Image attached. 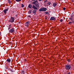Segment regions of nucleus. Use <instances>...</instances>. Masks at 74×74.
<instances>
[{
  "mask_svg": "<svg viewBox=\"0 0 74 74\" xmlns=\"http://www.w3.org/2000/svg\"><path fill=\"white\" fill-rule=\"evenodd\" d=\"M11 25H9L8 27V30H10V29H11V28L12 27H11Z\"/></svg>",
  "mask_w": 74,
  "mask_h": 74,
  "instance_id": "obj_12",
  "label": "nucleus"
},
{
  "mask_svg": "<svg viewBox=\"0 0 74 74\" xmlns=\"http://www.w3.org/2000/svg\"><path fill=\"white\" fill-rule=\"evenodd\" d=\"M73 56V57L74 58V56Z\"/></svg>",
  "mask_w": 74,
  "mask_h": 74,
  "instance_id": "obj_36",
  "label": "nucleus"
},
{
  "mask_svg": "<svg viewBox=\"0 0 74 74\" xmlns=\"http://www.w3.org/2000/svg\"><path fill=\"white\" fill-rule=\"evenodd\" d=\"M1 32H0V35H1Z\"/></svg>",
  "mask_w": 74,
  "mask_h": 74,
  "instance_id": "obj_34",
  "label": "nucleus"
},
{
  "mask_svg": "<svg viewBox=\"0 0 74 74\" xmlns=\"http://www.w3.org/2000/svg\"><path fill=\"white\" fill-rule=\"evenodd\" d=\"M51 3L50 2H49L47 3V4H48V5H51Z\"/></svg>",
  "mask_w": 74,
  "mask_h": 74,
  "instance_id": "obj_18",
  "label": "nucleus"
},
{
  "mask_svg": "<svg viewBox=\"0 0 74 74\" xmlns=\"http://www.w3.org/2000/svg\"><path fill=\"white\" fill-rule=\"evenodd\" d=\"M14 32H15L14 30V28H13L10 29L9 30L10 33H13Z\"/></svg>",
  "mask_w": 74,
  "mask_h": 74,
  "instance_id": "obj_4",
  "label": "nucleus"
},
{
  "mask_svg": "<svg viewBox=\"0 0 74 74\" xmlns=\"http://www.w3.org/2000/svg\"><path fill=\"white\" fill-rule=\"evenodd\" d=\"M25 26L27 27H28V22H27L25 23Z\"/></svg>",
  "mask_w": 74,
  "mask_h": 74,
  "instance_id": "obj_7",
  "label": "nucleus"
},
{
  "mask_svg": "<svg viewBox=\"0 0 74 74\" xmlns=\"http://www.w3.org/2000/svg\"><path fill=\"white\" fill-rule=\"evenodd\" d=\"M5 69H8V68H7V66H6V67H5Z\"/></svg>",
  "mask_w": 74,
  "mask_h": 74,
  "instance_id": "obj_31",
  "label": "nucleus"
},
{
  "mask_svg": "<svg viewBox=\"0 0 74 74\" xmlns=\"http://www.w3.org/2000/svg\"><path fill=\"white\" fill-rule=\"evenodd\" d=\"M35 6L37 7H39V5H38V2L36 3Z\"/></svg>",
  "mask_w": 74,
  "mask_h": 74,
  "instance_id": "obj_11",
  "label": "nucleus"
},
{
  "mask_svg": "<svg viewBox=\"0 0 74 74\" xmlns=\"http://www.w3.org/2000/svg\"><path fill=\"white\" fill-rule=\"evenodd\" d=\"M47 10V9L45 8H42L39 9V12H41V11H46Z\"/></svg>",
  "mask_w": 74,
  "mask_h": 74,
  "instance_id": "obj_1",
  "label": "nucleus"
},
{
  "mask_svg": "<svg viewBox=\"0 0 74 74\" xmlns=\"http://www.w3.org/2000/svg\"><path fill=\"white\" fill-rule=\"evenodd\" d=\"M71 69V66L70 65H65L66 70H70Z\"/></svg>",
  "mask_w": 74,
  "mask_h": 74,
  "instance_id": "obj_3",
  "label": "nucleus"
},
{
  "mask_svg": "<svg viewBox=\"0 0 74 74\" xmlns=\"http://www.w3.org/2000/svg\"><path fill=\"white\" fill-rule=\"evenodd\" d=\"M71 23H72V22H70L69 23V24H71Z\"/></svg>",
  "mask_w": 74,
  "mask_h": 74,
  "instance_id": "obj_25",
  "label": "nucleus"
},
{
  "mask_svg": "<svg viewBox=\"0 0 74 74\" xmlns=\"http://www.w3.org/2000/svg\"><path fill=\"white\" fill-rule=\"evenodd\" d=\"M14 20H15V17H11L10 19L9 20L8 22L13 23L14 22Z\"/></svg>",
  "mask_w": 74,
  "mask_h": 74,
  "instance_id": "obj_2",
  "label": "nucleus"
},
{
  "mask_svg": "<svg viewBox=\"0 0 74 74\" xmlns=\"http://www.w3.org/2000/svg\"><path fill=\"white\" fill-rule=\"evenodd\" d=\"M22 73H23V74H24L25 73V72H24V71H21Z\"/></svg>",
  "mask_w": 74,
  "mask_h": 74,
  "instance_id": "obj_24",
  "label": "nucleus"
},
{
  "mask_svg": "<svg viewBox=\"0 0 74 74\" xmlns=\"http://www.w3.org/2000/svg\"><path fill=\"white\" fill-rule=\"evenodd\" d=\"M45 14H47V15H49V13L48 12H45Z\"/></svg>",
  "mask_w": 74,
  "mask_h": 74,
  "instance_id": "obj_20",
  "label": "nucleus"
},
{
  "mask_svg": "<svg viewBox=\"0 0 74 74\" xmlns=\"http://www.w3.org/2000/svg\"><path fill=\"white\" fill-rule=\"evenodd\" d=\"M47 0H46L44 1V2H47Z\"/></svg>",
  "mask_w": 74,
  "mask_h": 74,
  "instance_id": "obj_30",
  "label": "nucleus"
},
{
  "mask_svg": "<svg viewBox=\"0 0 74 74\" xmlns=\"http://www.w3.org/2000/svg\"><path fill=\"white\" fill-rule=\"evenodd\" d=\"M32 8H34V10H37V8L34 5H33Z\"/></svg>",
  "mask_w": 74,
  "mask_h": 74,
  "instance_id": "obj_9",
  "label": "nucleus"
},
{
  "mask_svg": "<svg viewBox=\"0 0 74 74\" xmlns=\"http://www.w3.org/2000/svg\"><path fill=\"white\" fill-rule=\"evenodd\" d=\"M10 71H11V72H13V71H12V69H11Z\"/></svg>",
  "mask_w": 74,
  "mask_h": 74,
  "instance_id": "obj_28",
  "label": "nucleus"
},
{
  "mask_svg": "<svg viewBox=\"0 0 74 74\" xmlns=\"http://www.w3.org/2000/svg\"><path fill=\"white\" fill-rule=\"evenodd\" d=\"M67 60V61H68V62H70V60H69V59H68Z\"/></svg>",
  "mask_w": 74,
  "mask_h": 74,
  "instance_id": "obj_27",
  "label": "nucleus"
},
{
  "mask_svg": "<svg viewBox=\"0 0 74 74\" xmlns=\"http://www.w3.org/2000/svg\"><path fill=\"white\" fill-rule=\"evenodd\" d=\"M28 18H31V17H30V16H28Z\"/></svg>",
  "mask_w": 74,
  "mask_h": 74,
  "instance_id": "obj_32",
  "label": "nucleus"
},
{
  "mask_svg": "<svg viewBox=\"0 0 74 74\" xmlns=\"http://www.w3.org/2000/svg\"><path fill=\"white\" fill-rule=\"evenodd\" d=\"M28 7L29 8H31L32 7V5L29 4L28 5Z\"/></svg>",
  "mask_w": 74,
  "mask_h": 74,
  "instance_id": "obj_16",
  "label": "nucleus"
},
{
  "mask_svg": "<svg viewBox=\"0 0 74 74\" xmlns=\"http://www.w3.org/2000/svg\"><path fill=\"white\" fill-rule=\"evenodd\" d=\"M56 5H57V4L56 3H53V7H55L56 6Z\"/></svg>",
  "mask_w": 74,
  "mask_h": 74,
  "instance_id": "obj_10",
  "label": "nucleus"
},
{
  "mask_svg": "<svg viewBox=\"0 0 74 74\" xmlns=\"http://www.w3.org/2000/svg\"><path fill=\"white\" fill-rule=\"evenodd\" d=\"M24 7V5L23 4H21V7Z\"/></svg>",
  "mask_w": 74,
  "mask_h": 74,
  "instance_id": "obj_23",
  "label": "nucleus"
},
{
  "mask_svg": "<svg viewBox=\"0 0 74 74\" xmlns=\"http://www.w3.org/2000/svg\"><path fill=\"white\" fill-rule=\"evenodd\" d=\"M37 11L36 10H33V11H32V12L33 13H34V14H36V11Z\"/></svg>",
  "mask_w": 74,
  "mask_h": 74,
  "instance_id": "obj_14",
  "label": "nucleus"
},
{
  "mask_svg": "<svg viewBox=\"0 0 74 74\" xmlns=\"http://www.w3.org/2000/svg\"><path fill=\"white\" fill-rule=\"evenodd\" d=\"M66 74H70V73L68 72Z\"/></svg>",
  "mask_w": 74,
  "mask_h": 74,
  "instance_id": "obj_29",
  "label": "nucleus"
},
{
  "mask_svg": "<svg viewBox=\"0 0 74 74\" xmlns=\"http://www.w3.org/2000/svg\"><path fill=\"white\" fill-rule=\"evenodd\" d=\"M8 10V8H7L6 9H5L3 10V11L4 12V14H5L6 13H7V11Z\"/></svg>",
  "mask_w": 74,
  "mask_h": 74,
  "instance_id": "obj_5",
  "label": "nucleus"
},
{
  "mask_svg": "<svg viewBox=\"0 0 74 74\" xmlns=\"http://www.w3.org/2000/svg\"><path fill=\"white\" fill-rule=\"evenodd\" d=\"M33 0V1H35V0Z\"/></svg>",
  "mask_w": 74,
  "mask_h": 74,
  "instance_id": "obj_35",
  "label": "nucleus"
},
{
  "mask_svg": "<svg viewBox=\"0 0 74 74\" xmlns=\"http://www.w3.org/2000/svg\"><path fill=\"white\" fill-rule=\"evenodd\" d=\"M32 10H30L29 11V13H32Z\"/></svg>",
  "mask_w": 74,
  "mask_h": 74,
  "instance_id": "obj_21",
  "label": "nucleus"
},
{
  "mask_svg": "<svg viewBox=\"0 0 74 74\" xmlns=\"http://www.w3.org/2000/svg\"><path fill=\"white\" fill-rule=\"evenodd\" d=\"M63 10H66V8H63Z\"/></svg>",
  "mask_w": 74,
  "mask_h": 74,
  "instance_id": "obj_26",
  "label": "nucleus"
},
{
  "mask_svg": "<svg viewBox=\"0 0 74 74\" xmlns=\"http://www.w3.org/2000/svg\"><path fill=\"white\" fill-rule=\"evenodd\" d=\"M27 67H28L27 66L25 67V69L26 70V71H27V70H28V68H27Z\"/></svg>",
  "mask_w": 74,
  "mask_h": 74,
  "instance_id": "obj_15",
  "label": "nucleus"
},
{
  "mask_svg": "<svg viewBox=\"0 0 74 74\" xmlns=\"http://www.w3.org/2000/svg\"><path fill=\"white\" fill-rule=\"evenodd\" d=\"M37 2H38V1H35L34 2H32V4H36V3H37Z\"/></svg>",
  "mask_w": 74,
  "mask_h": 74,
  "instance_id": "obj_13",
  "label": "nucleus"
},
{
  "mask_svg": "<svg viewBox=\"0 0 74 74\" xmlns=\"http://www.w3.org/2000/svg\"><path fill=\"white\" fill-rule=\"evenodd\" d=\"M8 3H11V0H8Z\"/></svg>",
  "mask_w": 74,
  "mask_h": 74,
  "instance_id": "obj_19",
  "label": "nucleus"
},
{
  "mask_svg": "<svg viewBox=\"0 0 74 74\" xmlns=\"http://www.w3.org/2000/svg\"><path fill=\"white\" fill-rule=\"evenodd\" d=\"M21 0H16V1L17 2H19L20 1H21Z\"/></svg>",
  "mask_w": 74,
  "mask_h": 74,
  "instance_id": "obj_22",
  "label": "nucleus"
},
{
  "mask_svg": "<svg viewBox=\"0 0 74 74\" xmlns=\"http://www.w3.org/2000/svg\"><path fill=\"white\" fill-rule=\"evenodd\" d=\"M50 19V20H52V21H55L56 18L53 17H51Z\"/></svg>",
  "mask_w": 74,
  "mask_h": 74,
  "instance_id": "obj_6",
  "label": "nucleus"
},
{
  "mask_svg": "<svg viewBox=\"0 0 74 74\" xmlns=\"http://www.w3.org/2000/svg\"><path fill=\"white\" fill-rule=\"evenodd\" d=\"M6 61L8 62H11V59L10 58H8L7 60Z\"/></svg>",
  "mask_w": 74,
  "mask_h": 74,
  "instance_id": "obj_8",
  "label": "nucleus"
},
{
  "mask_svg": "<svg viewBox=\"0 0 74 74\" xmlns=\"http://www.w3.org/2000/svg\"><path fill=\"white\" fill-rule=\"evenodd\" d=\"M60 22H63V19H61L60 20Z\"/></svg>",
  "mask_w": 74,
  "mask_h": 74,
  "instance_id": "obj_17",
  "label": "nucleus"
},
{
  "mask_svg": "<svg viewBox=\"0 0 74 74\" xmlns=\"http://www.w3.org/2000/svg\"><path fill=\"white\" fill-rule=\"evenodd\" d=\"M39 1H42V0H39Z\"/></svg>",
  "mask_w": 74,
  "mask_h": 74,
  "instance_id": "obj_33",
  "label": "nucleus"
}]
</instances>
